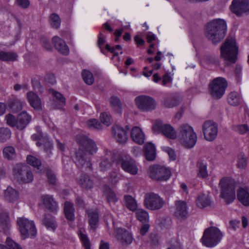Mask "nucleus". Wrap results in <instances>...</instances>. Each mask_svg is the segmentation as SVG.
Wrapping results in <instances>:
<instances>
[{
  "instance_id": "obj_24",
  "label": "nucleus",
  "mask_w": 249,
  "mask_h": 249,
  "mask_svg": "<svg viewBox=\"0 0 249 249\" xmlns=\"http://www.w3.org/2000/svg\"><path fill=\"white\" fill-rule=\"evenodd\" d=\"M27 99L30 105L36 110L42 109L40 98L33 91H29L26 94Z\"/></svg>"
},
{
  "instance_id": "obj_28",
  "label": "nucleus",
  "mask_w": 249,
  "mask_h": 249,
  "mask_svg": "<svg viewBox=\"0 0 249 249\" xmlns=\"http://www.w3.org/2000/svg\"><path fill=\"white\" fill-rule=\"evenodd\" d=\"M0 227L3 230L5 234L9 233V230L11 227L9 217L8 213L3 210L0 212Z\"/></svg>"
},
{
  "instance_id": "obj_25",
  "label": "nucleus",
  "mask_w": 249,
  "mask_h": 249,
  "mask_svg": "<svg viewBox=\"0 0 249 249\" xmlns=\"http://www.w3.org/2000/svg\"><path fill=\"white\" fill-rule=\"evenodd\" d=\"M31 117L26 112L23 111L18 116L17 118V128L19 130L23 129L30 123Z\"/></svg>"
},
{
  "instance_id": "obj_33",
  "label": "nucleus",
  "mask_w": 249,
  "mask_h": 249,
  "mask_svg": "<svg viewBox=\"0 0 249 249\" xmlns=\"http://www.w3.org/2000/svg\"><path fill=\"white\" fill-rule=\"evenodd\" d=\"M196 203L199 208H204L210 206L212 201L209 195L201 194L197 197Z\"/></svg>"
},
{
  "instance_id": "obj_54",
  "label": "nucleus",
  "mask_w": 249,
  "mask_h": 249,
  "mask_svg": "<svg viewBox=\"0 0 249 249\" xmlns=\"http://www.w3.org/2000/svg\"><path fill=\"white\" fill-rule=\"evenodd\" d=\"M179 101L177 98L174 97L167 98L163 102L164 106L166 107H173L177 106Z\"/></svg>"
},
{
  "instance_id": "obj_10",
  "label": "nucleus",
  "mask_w": 249,
  "mask_h": 249,
  "mask_svg": "<svg viewBox=\"0 0 249 249\" xmlns=\"http://www.w3.org/2000/svg\"><path fill=\"white\" fill-rule=\"evenodd\" d=\"M135 104L139 109L143 112H150L156 108L157 103L152 97L140 95L135 99Z\"/></svg>"
},
{
  "instance_id": "obj_58",
  "label": "nucleus",
  "mask_w": 249,
  "mask_h": 249,
  "mask_svg": "<svg viewBox=\"0 0 249 249\" xmlns=\"http://www.w3.org/2000/svg\"><path fill=\"white\" fill-rule=\"evenodd\" d=\"M169 247L167 249H182L180 242L177 239H172L168 242Z\"/></svg>"
},
{
  "instance_id": "obj_39",
  "label": "nucleus",
  "mask_w": 249,
  "mask_h": 249,
  "mask_svg": "<svg viewBox=\"0 0 249 249\" xmlns=\"http://www.w3.org/2000/svg\"><path fill=\"white\" fill-rule=\"evenodd\" d=\"M3 158L7 160H11L16 157V152L15 148L12 146L5 147L2 151Z\"/></svg>"
},
{
  "instance_id": "obj_45",
  "label": "nucleus",
  "mask_w": 249,
  "mask_h": 249,
  "mask_svg": "<svg viewBox=\"0 0 249 249\" xmlns=\"http://www.w3.org/2000/svg\"><path fill=\"white\" fill-rule=\"evenodd\" d=\"M11 137V131L7 127H0V142L4 143L9 140Z\"/></svg>"
},
{
  "instance_id": "obj_48",
  "label": "nucleus",
  "mask_w": 249,
  "mask_h": 249,
  "mask_svg": "<svg viewBox=\"0 0 249 249\" xmlns=\"http://www.w3.org/2000/svg\"><path fill=\"white\" fill-rule=\"evenodd\" d=\"M50 23L53 28L58 29L61 24V19L59 16L55 13L52 14L50 16Z\"/></svg>"
},
{
  "instance_id": "obj_35",
  "label": "nucleus",
  "mask_w": 249,
  "mask_h": 249,
  "mask_svg": "<svg viewBox=\"0 0 249 249\" xmlns=\"http://www.w3.org/2000/svg\"><path fill=\"white\" fill-rule=\"evenodd\" d=\"M104 195L108 203L115 204L118 200V197L115 192L108 186L104 187Z\"/></svg>"
},
{
  "instance_id": "obj_32",
  "label": "nucleus",
  "mask_w": 249,
  "mask_h": 249,
  "mask_svg": "<svg viewBox=\"0 0 249 249\" xmlns=\"http://www.w3.org/2000/svg\"><path fill=\"white\" fill-rule=\"evenodd\" d=\"M42 224L45 226L47 229H51L53 231H54L57 227V224L54 217L50 214L44 215Z\"/></svg>"
},
{
  "instance_id": "obj_17",
  "label": "nucleus",
  "mask_w": 249,
  "mask_h": 249,
  "mask_svg": "<svg viewBox=\"0 0 249 249\" xmlns=\"http://www.w3.org/2000/svg\"><path fill=\"white\" fill-rule=\"evenodd\" d=\"M122 168L132 175L138 174V168L135 161L131 158L122 159L120 161Z\"/></svg>"
},
{
  "instance_id": "obj_21",
  "label": "nucleus",
  "mask_w": 249,
  "mask_h": 249,
  "mask_svg": "<svg viewBox=\"0 0 249 249\" xmlns=\"http://www.w3.org/2000/svg\"><path fill=\"white\" fill-rule=\"evenodd\" d=\"M112 133L116 141L120 143H124L128 139L126 131L119 125H113L112 127Z\"/></svg>"
},
{
  "instance_id": "obj_46",
  "label": "nucleus",
  "mask_w": 249,
  "mask_h": 249,
  "mask_svg": "<svg viewBox=\"0 0 249 249\" xmlns=\"http://www.w3.org/2000/svg\"><path fill=\"white\" fill-rule=\"evenodd\" d=\"M6 246L0 244V249H22L10 237H7L5 242Z\"/></svg>"
},
{
  "instance_id": "obj_36",
  "label": "nucleus",
  "mask_w": 249,
  "mask_h": 249,
  "mask_svg": "<svg viewBox=\"0 0 249 249\" xmlns=\"http://www.w3.org/2000/svg\"><path fill=\"white\" fill-rule=\"evenodd\" d=\"M89 218V222L90 228L95 230L99 222V215L96 211L88 210L87 211Z\"/></svg>"
},
{
  "instance_id": "obj_9",
  "label": "nucleus",
  "mask_w": 249,
  "mask_h": 249,
  "mask_svg": "<svg viewBox=\"0 0 249 249\" xmlns=\"http://www.w3.org/2000/svg\"><path fill=\"white\" fill-rule=\"evenodd\" d=\"M150 178L157 181H165L168 179L171 176L170 170L159 165L150 166L148 170Z\"/></svg>"
},
{
  "instance_id": "obj_42",
  "label": "nucleus",
  "mask_w": 249,
  "mask_h": 249,
  "mask_svg": "<svg viewBox=\"0 0 249 249\" xmlns=\"http://www.w3.org/2000/svg\"><path fill=\"white\" fill-rule=\"evenodd\" d=\"M240 99L241 98L239 94L235 91L230 92L227 98L228 103L233 106L239 105Z\"/></svg>"
},
{
  "instance_id": "obj_63",
  "label": "nucleus",
  "mask_w": 249,
  "mask_h": 249,
  "mask_svg": "<svg viewBox=\"0 0 249 249\" xmlns=\"http://www.w3.org/2000/svg\"><path fill=\"white\" fill-rule=\"evenodd\" d=\"M47 176L48 181L50 184H55L56 182V178L55 175L51 172L48 171L47 173Z\"/></svg>"
},
{
  "instance_id": "obj_2",
  "label": "nucleus",
  "mask_w": 249,
  "mask_h": 249,
  "mask_svg": "<svg viewBox=\"0 0 249 249\" xmlns=\"http://www.w3.org/2000/svg\"><path fill=\"white\" fill-rule=\"evenodd\" d=\"M238 50L235 39L228 37L220 47V56L225 60L235 63L237 60Z\"/></svg>"
},
{
  "instance_id": "obj_56",
  "label": "nucleus",
  "mask_w": 249,
  "mask_h": 249,
  "mask_svg": "<svg viewBox=\"0 0 249 249\" xmlns=\"http://www.w3.org/2000/svg\"><path fill=\"white\" fill-rule=\"evenodd\" d=\"M6 124L11 127H17V119L11 114H8L5 116Z\"/></svg>"
},
{
  "instance_id": "obj_47",
  "label": "nucleus",
  "mask_w": 249,
  "mask_h": 249,
  "mask_svg": "<svg viewBox=\"0 0 249 249\" xmlns=\"http://www.w3.org/2000/svg\"><path fill=\"white\" fill-rule=\"evenodd\" d=\"M137 219L142 222L146 223L148 221L149 215L148 213L143 209H138L136 212Z\"/></svg>"
},
{
  "instance_id": "obj_40",
  "label": "nucleus",
  "mask_w": 249,
  "mask_h": 249,
  "mask_svg": "<svg viewBox=\"0 0 249 249\" xmlns=\"http://www.w3.org/2000/svg\"><path fill=\"white\" fill-rule=\"evenodd\" d=\"M8 106L12 111L17 112L22 108L21 102L17 98H12L9 99L7 102Z\"/></svg>"
},
{
  "instance_id": "obj_53",
  "label": "nucleus",
  "mask_w": 249,
  "mask_h": 249,
  "mask_svg": "<svg viewBox=\"0 0 249 249\" xmlns=\"http://www.w3.org/2000/svg\"><path fill=\"white\" fill-rule=\"evenodd\" d=\"M86 125L88 127L91 129H96L97 130L102 129V125L101 124L98 120L94 119L88 120L86 122Z\"/></svg>"
},
{
  "instance_id": "obj_50",
  "label": "nucleus",
  "mask_w": 249,
  "mask_h": 249,
  "mask_svg": "<svg viewBox=\"0 0 249 249\" xmlns=\"http://www.w3.org/2000/svg\"><path fill=\"white\" fill-rule=\"evenodd\" d=\"M248 165V158L244 153H241L238 156L237 167L240 169H245Z\"/></svg>"
},
{
  "instance_id": "obj_61",
  "label": "nucleus",
  "mask_w": 249,
  "mask_h": 249,
  "mask_svg": "<svg viewBox=\"0 0 249 249\" xmlns=\"http://www.w3.org/2000/svg\"><path fill=\"white\" fill-rule=\"evenodd\" d=\"M206 63L209 64L218 65L219 64V61L213 55H209L206 56L205 58Z\"/></svg>"
},
{
  "instance_id": "obj_12",
  "label": "nucleus",
  "mask_w": 249,
  "mask_h": 249,
  "mask_svg": "<svg viewBox=\"0 0 249 249\" xmlns=\"http://www.w3.org/2000/svg\"><path fill=\"white\" fill-rule=\"evenodd\" d=\"M230 9L237 16L249 14V0H232Z\"/></svg>"
},
{
  "instance_id": "obj_16",
  "label": "nucleus",
  "mask_w": 249,
  "mask_h": 249,
  "mask_svg": "<svg viewBox=\"0 0 249 249\" xmlns=\"http://www.w3.org/2000/svg\"><path fill=\"white\" fill-rule=\"evenodd\" d=\"M75 160V162L79 168H84L85 170H92L90 158L83 150H79L76 153Z\"/></svg>"
},
{
  "instance_id": "obj_27",
  "label": "nucleus",
  "mask_w": 249,
  "mask_h": 249,
  "mask_svg": "<svg viewBox=\"0 0 249 249\" xmlns=\"http://www.w3.org/2000/svg\"><path fill=\"white\" fill-rule=\"evenodd\" d=\"M197 177L201 178H206L208 177L207 164L206 160L199 159L196 163Z\"/></svg>"
},
{
  "instance_id": "obj_8",
  "label": "nucleus",
  "mask_w": 249,
  "mask_h": 249,
  "mask_svg": "<svg viewBox=\"0 0 249 249\" xmlns=\"http://www.w3.org/2000/svg\"><path fill=\"white\" fill-rule=\"evenodd\" d=\"M17 224L23 239L34 237L36 234V231L33 221L24 217H20L17 219Z\"/></svg>"
},
{
  "instance_id": "obj_57",
  "label": "nucleus",
  "mask_w": 249,
  "mask_h": 249,
  "mask_svg": "<svg viewBox=\"0 0 249 249\" xmlns=\"http://www.w3.org/2000/svg\"><path fill=\"white\" fill-rule=\"evenodd\" d=\"M233 129L240 134L244 135L249 131V127L247 124H244L234 126Z\"/></svg>"
},
{
  "instance_id": "obj_26",
  "label": "nucleus",
  "mask_w": 249,
  "mask_h": 249,
  "mask_svg": "<svg viewBox=\"0 0 249 249\" xmlns=\"http://www.w3.org/2000/svg\"><path fill=\"white\" fill-rule=\"evenodd\" d=\"M131 137L135 142L139 144H142L144 143L145 135L139 127L135 126L132 129Z\"/></svg>"
},
{
  "instance_id": "obj_59",
  "label": "nucleus",
  "mask_w": 249,
  "mask_h": 249,
  "mask_svg": "<svg viewBox=\"0 0 249 249\" xmlns=\"http://www.w3.org/2000/svg\"><path fill=\"white\" fill-rule=\"evenodd\" d=\"M80 238L82 242V243L85 248V249H90V242L89 240L87 237V235L83 233L81 231H80Z\"/></svg>"
},
{
  "instance_id": "obj_31",
  "label": "nucleus",
  "mask_w": 249,
  "mask_h": 249,
  "mask_svg": "<svg viewBox=\"0 0 249 249\" xmlns=\"http://www.w3.org/2000/svg\"><path fill=\"white\" fill-rule=\"evenodd\" d=\"M237 198L244 206H249V193L247 188H240L237 191Z\"/></svg>"
},
{
  "instance_id": "obj_3",
  "label": "nucleus",
  "mask_w": 249,
  "mask_h": 249,
  "mask_svg": "<svg viewBox=\"0 0 249 249\" xmlns=\"http://www.w3.org/2000/svg\"><path fill=\"white\" fill-rule=\"evenodd\" d=\"M178 139L185 147L191 148L196 144L197 136L192 126L187 124H183L178 128Z\"/></svg>"
},
{
  "instance_id": "obj_23",
  "label": "nucleus",
  "mask_w": 249,
  "mask_h": 249,
  "mask_svg": "<svg viewBox=\"0 0 249 249\" xmlns=\"http://www.w3.org/2000/svg\"><path fill=\"white\" fill-rule=\"evenodd\" d=\"M52 41L54 48L60 53L64 55L69 54V48L63 39L57 36H55L53 37Z\"/></svg>"
},
{
  "instance_id": "obj_52",
  "label": "nucleus",
  "mask_w": 249,
  "mask_h": 249,
  "mask_svg": "<svg viewBox=\"0 0 249 249\" xmlns=\"http://www.w3.org/2000/svg\"><path fill=\"white\" fill-rule=\"evenodd\" d=\"M52 95L55 98L57 101L59 102V105L65 106L66 104V99L64 96L60 92L55 91L53 89H51L50 91Z\"/></svg>"
},
{
  "instance_id": "obj_19",
  "label": "nucleus",
  "mask_w": 249,
  "mask_h": 249,
  "mask_svg": "<svg viewBox=\"0 0 249 249\" xmlns=\"http://www.w3.org/2000/svg\"><path fill=\"white\" fill-rule=\"evenodd\" d=\"M40 136L42 137V139H41V142H37L36 144L38 147L43 145L44 151L46 153L47 157L50 158L52 155V150L53 148V141L46 134L41 133Z\"/></svg>"
},
{
  "instance_id": "obj_38",
  "label": "nucleus",
  "mask_w": 249,
  "mask_h": 249,
  "mask_svg": "<svg viewBox=\"0 0 249 249\" xmlns=\"http://www.w3.org/2000/svg\"><path fill=\"white\" fill-rule=\"evenodd\" d=\"M4 197L9 202L15 201L18 198V193L16 190L9 186L4 191Z\"/></svg>"
},
{
  "instance_id": "obj_7",
  "label": "nucleus",
  "mask_w": 249,
  "mask_h": 249,
  "mask_svg": "<svg viewBox=\"0 0 249 249\" xmlns=\"http://www.w3.org/2000/svg\"><path fill=\"white\" fill-rule=\"evenodd\" d=\"M227 86L225 78L221 77L215 78L209 84L210 93L213 98L219 99L224 94Z\"/></svg>"
},
{
  "instance_id": "obj_4",
  "label": "nucleus",
  "mask_w": 249,
  "mask_h": 249,
  "mask_svg": "<svg viewBox=\"0 0 249 249\" xmlns=\"http://www.w3.org/2000/svg\"><path fill=\"white\" fill-rule=\"evenodd\" d=\"M223 236L222 232L217 228L211 227L205 229L201 240L203 245L213 248L221 241Z\"/></svg>"
},
{
  "instance_id": "obj_41",
  "label": "nucleus",
  "mask_w": 249,
  "mask_h": 249,
  "mask_svg": "<svg viewBox=\"0 0 249 249\" xmlns=\"http://www.w3.org/2000/svg\"><path fill=\"white\" fill-rule=\"evenodd\" d=\"M109 103L111 107L118 113H122V104L120 99L115 96H111L109 99Z\"/></svg>"
},
{
  "instance_id": "obj_1",
  "label": "nucleus",
  "mask_w": 249,
  "mask_h": 249,
  "mask_svg": "<svg viewBox=\"0 0 249 249\" xmlns=\"http://www.w3.org/2000/svg\"><path fill=\"white\" fill-rule=\"evenodd\" d=\"M227 30V26L225 20L220 18L215 19L207 23L205 35L213 44L216 45L224 39Z\"/></svg>"
},
{
  "instance_id": "obj_5",
  "label": "nucleus",
  "mask_w": 249,
  "mask_h": 249,
  "mask_svg": "<svg viewBox=\"0 0 249 249\" xmlns=\"http://www.w3.org/2000/svg\"><path fill=\"white\" fill-rule=\"evenodd\" d=\"M12 173L15 178L20 183H29L34 179L30 167L21 163H17L13 167Z\"/></svg>"
},
{
  "instance_id": "obj_55",
  "label": "nucleus",
  "mask_w": 249,
  "mask_h": 249,
  "mask_svg": "<svg viewBox=\"0 0 249 249\" xmlns=\"http://www.w3.org/2000/svg\"><path fill=\"white\" fill-rule=\"evenodd\" d=\"M100 120L102 123L107 126H109L111 124V116L108 113H102L100 115Z\"/></svg>"
},
{
  "instance_id": "obj_34",
  "label": "nucleus",
  "mask_w": 249,
  "mask_h": 249,
  "mask_svg": "<svg viewBox=\"0 0 249 249\" xmlns=\"http://www.w3.org/2000/svg\"><path fill=\"white\" fill-rule=\"evenodd\" d=\"M74 208L73 203L66 201L64 203V212L67 219L73 221L74 219Z\"/></svg>"
},
{
  "instance_id": "obj_30",
  "label": "nucleus",
  "mask_w": 249,
  "mask_h": 249,
  "mask_svg": "<svg viewBox=\"0 0 249 249\" xmlns=\"http://www.w3.org/2000/svg\"><path fill=\"white\" fill-rule=\"evenodd\" d=\"M81 143L87 151L92 155L97 151V147L94 142L88 137H84L81 141Z\"/></svg>"
},
{
  "instance_id": "obj_62",
  "label": "nucleus",
  "mask_w": 249,
  "mask_h": 249,
  "mask_svg": "<svg viewBox=\"0 0 249 249\" xmlns=\"http://www.w3.org/2000/svg\"><path fill=\"white\" fill-rule=\"evenodd\" d=\"M163 150L165 152H167L171 160H174L176 159L177 156L174 150L168 147H164Z\"/></svg>"
},
{
  "instance_id": "obj_29",
  "label": "nucleus",
  "mask_w": 249,
  "mask_h": 249,
  "mask_svg": "<svg viewBox=\"0 0 249 249\" xmlns=\"http://www.w3.org/2000/svg\"><path fill=\"white\" fill-rule=\"evenodd\" d=\"M143 151L145 159L149 161L155 160L156 158V148L151 142H148L143 147Z\"/></svg>"
},
{
  "instance_id": "obj_64",
  "label": "nucleus",
  "mask_w": 249,
  "mask_h": 249,
  "mask_svg": "<svg viewBox=\"0 0 249 249\" xmlns=\"http://www.w3.org/2000/svg\"><path fill=\"white\" fill-rule=\"evenodd\" d=\"M45 81L49 84H53L55 83L56 80L54 75L53 74H47L45 77Z\"/></svg>"
},
{
  "instance_id": "obj_15",
  "label": "nucleus",
  "mask_w": 249,
  "mask_h": 249,
  "mask_svg": "<svg viewBox=\"0 0 249 249\" xmlns=\"http://www.w3.org/2000/svg\"><path fill=\"white\" fill-rule=\"evenodd\" d=\"M153 129L157 132L160 130L165 136L171 139H175L177 137L176 130L171 125L163 124L162 122L160 121L156 122L153 125Z\"/></svg>"
},
{
  "instance_id": "obj_11",
  "label": "nucleus",
  "mask_w": 249,
  "mask_h": 249,
  "mask_svg": "<svg viewBox=\"0 0 249 249\" xmlns=\"http://www.w3.org/2000/svg\"><path fill=\"white\" fill-rule=\"evenodd\" d=\"M164 203L163 199L156 194L150 193L145 195L144 206L149 210H159L163 206Z\"/></svg>"
},
{
  "instance_id": "obj_44",
  "label": "nucleus",
  "mask_w": 249,
  "mask_h": 249,
  "mask_svg": "<svg viewBox=\"0 0 249 249\" xmlns=\"http://www.w3.org/2000/svg\"><path fill=\"white\" fill-rule=\"evenodd\" d=\"M124 199L125 206L129 210L132 211L136 210L137 204L135 199L132 196L129 195H125L124 196Z\"/></svg>"
},
{
  "instance_id": "obj_18",
  "label": "nucleus",
  "mask_w": 249,
  "mask_h": 249,
  "mask_svg": "<svg viewBox=\"0 0 249 249\" xmlns=\"http://www.w3.org/2000/svg\"><path fill=\"white\" fill-rule=\"evenodd\" d=\"M174 215L178 218L185 220L188 216V212L186 203L184 201L177 200L175 203Z\"/></svg>"
},
{
  "instance_id": "obj_6",
  "label": "nucleus",
  "mask_w": 249,
  "mask_h": 249,
  "mask_svg": "<svg viewBox=\"0 0 249 249\" xmlns=\"http://www.w3.org/2000/svg\"><path fill=\"white\" fill-rule=\"evenodd\" d=\"M235 181L231 178H222L219 182L221 196L227 203L232 202L235 198Z\"/></svg>"
},
{
  "instance_id": "obj_60",
  "label": "nucleus",
  "mask_w": 249,
  "mask_h": 249,
  "mask_svg": "<svg viewBox=\"0 0 249 249\" xmlns=\"http://www.w3.org/2000/svg\"><path fill=\"white\" fill-rule=\"evenodd\" d=\"M40 44L42 47L46 50H51L52 48L49 39L45 37H41Z\"/></svg>"
},
{
  "instance_id": "obj_22",
  "label": "nucleus",
  "mask_w": 249,
  "mask_h": 249,
  "mask_svg": "<svg viewBox=\"0 0 249 249\" xmlns=\"http://www.w3.org/2000/svg\"><path fill=\"white\" fill-rule=\"evenodd\" d=\"M115 236L117 240L123 244H130L133 240L131 233L122 228L117 229L115 231Z\"/></svg>"
},
{
  "instance_id": "obj_20",
  "label": "nucleus",
  "mask_w": 249,
  "mask_h": 249,
  "mask_svg": "<svg viewBox=\"0 0 249 249\" xmlns=\"http://www.w3.org/2000/svg\"><path fill=\"white\" fill-rule=\"evenodd\" d=\"M41 199L45 208L51 212L54 213H56L58 209V206L53 196L43 195L41 196Z\"/></svg>"
},
{
  "instance_id": "obj_13",
  "label": "nucleus",
  "mask_w": 249,
  "mask_h": 249,
  "mask_svg": "<svg viewBox=\"0 0 249 249\" xmlns=\"http://www.w3.org/2000/svg\"><path fill=\"white\" fill-rule=\"evenodd\" d=\"M205 139L208 141H212L217 135V125L214 122L207 121L204 122L202 127Z\"/></svg>"
},
{
  "instance_id": "obj_51",
  "label": "nucleus",
  "mask_w": 249,
  "mask_h": 249,
  "mask_svg": "<svg viewBox=\"0 0 249 249\" xmlns=\"http://www.w3.org/2000/svg\"><path fill=\"white\" fill-rule=\"evenodd\" d=\"M26 160L28 164L37 169H39L41 165L40 160L32 155L27 156Z\"/></svg>"
},
{
  "instance_id": "obj_49",
  "label": "nucleus",
  "mask_w": 249,
  "mask_h": 249,
  "mask_svg": "<svg viewBox=\"0 0 249 249\" xmlns=\"http://www.w3.org/2000/svg\"><path fill=\"white\" fill-rule=\"evenodd\" d=\"M82 76L84 82L89 85H91L94 82V78L92 73L88 70H83Z\"/></svg>"
},
{
  "instance_id": "obj_37",
  "label": "nucleus",
  "mask_w": 249,
  "mask_h": 249,
  "mask_svg": "<svg viewBox=\"0 0 249 249\" xmlns=\"http://www.w3.org/2000/svg\"><path fill=\"white\" fill-rule=\"evenodd\" d=\"M79 183L82 188L86 189H91L93 187V182L87 174H82L80 175Z\"/></svg>"
},
{
  "instance_id": "obj_43",
  "label": "nucleus",
  "mask_w": 249,
  "mask_h": 249,
  "mask_svg": "<svg viewBox=\"0 0 249 249\" xmlns=\"http://www.w3.org/2000/svg\"><path fill=\"white\" fill-rule=\"evenodd\" d=\"M18 56L13 52L0 51V60L3 61H13L17 59Z\"/></svg>"
},
{
  "instance_id": "obj_14",
  "label": "nucleus",
  "mask_w": 249,
  "mask_h": 249,
  "mask_svg": "<svg viewBox=\"0 0 249 249\" xmlns=\"http://www.w3.org/2000/svg\"><path fill=\"white\" fill-rule=\"evenodd\" d=\"M115 156V154L111 151L105 150L104 155L98 160L100 170L105 172L110 169L114 161Z\"/></svg>"
}]
</instances>
